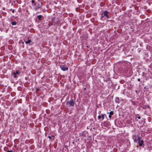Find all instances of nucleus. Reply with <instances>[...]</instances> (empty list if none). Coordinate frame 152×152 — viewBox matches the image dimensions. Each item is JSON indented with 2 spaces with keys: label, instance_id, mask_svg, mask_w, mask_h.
I'll list each match as a JSON object with an SVG mask.
<instances>
[{
  "label": "nucleus",
  "instance_id": "30",
  "mask_svg": "<svg viewBox=\"0 0 152 152\" xmlns=\"http://www.w3.org/2000/svg\"><path fill=\"white\" fill-rule=\"evenodd\" d=\"M53 24V25H54V24Z\"/></svg>",
  "mask_w": 152,
  "mask_h": 152
},
{
  "label": "nucleus",
  "instance_id": "18",
  "mask_svg": "<svg viewBox=\"0 0 152 152\" xmlns=\"http://www.w3.org/2000/svg\"><path fill=\"white\" fill-rule=\"evenodd\" d=\"M48 137L50 139V140H51V139H52V137L51 136H48Z\"/></svg>",
  "mask_w": 152,
  "mask_h": 152
},
{
  "label": "nucleus",
  "instance_id": "11",
  "mask_svg": "<svg viewBox=\"0 0 152 152\" xmlns=\"http://www.w3.org/2000/svg\"><path fill=\"white\" fill-rule=\"evenodd\" d=\"M115 102H116L119 103L120 102L119 99L118 97H116L115 98Z\"/></svg>",
  "mask_w": 152,
  "mask_h": 152
},
{
  "label": "nucleus",
  "instance_id": "17",
  "mask_svg": "<svg viewBox=\"0 0 152 152\" xmlns=\"http://www.w3.org/2000/svg\"><path fill=\"white\" fill-rule=\"evenodd\" d=\"M137 139H135L134 140V142H137Z\"/></svg>",
  "mask_w": 152,
  "mask_h": 152
},
{
  "label": "nucleus",
  "instance_id": "5",
  "mask_svg": "<svg viewBox=\"0 0 152 152\" xmlns=\"http://www.w3.org/2000/svg\"><path fill=\"white\" fill-rule=\"evenodd\" d=\"M20 72L18 70H17L15 72H13L12 73V75H13V77L14 78H17L18 77V76L19 75Z\"/></svg>",
  "mask_w": 152,
  "mask_h": 152
},
{
  "label": "nucleus",
  "instance_id": "13",
  "mask_svg": "<svg viewBox=\"0 0 152 152\" xmlns=\"http://www.w3.org/2000/svg\"><path fill=\"white\" fill-rule=\"evenodd\" d=\"M106 115L105 114H102L101 115V118H102V120H103L104 119V116Z\"/></svg>",
  "mask_w": 152,
  "mask_h": 152
},
{
  "label": "nucleus",
  "instance_id": "10",
  "mask_svg": "<svg viewBox=\"0 0 152 152\" xmlns=\"http://www.w3.org/2000/svg\"><path fill=\"white\" fill-rule=\"evenodd\" d=\"M32 42V41L31 39H28L27 41H25V43L26 44H29V45H30V43Z\"/></svg>",
  "mask_w": 152,
  "mask_h": 152
},
{
  "label": "nucleus",
  "instance_id": "25",
  "mask_svg": "<svg viewBox=\"0 0 152 152\" xmlns=\"http://www.w3.org/2000/svg\"><path fill=\"white\" fill-rule=\"evenodd\" d=\"M137 118H138L139 119H140L141 118V117H140V116H138V117H137Z\"/></svg>",
  "mask_w": 152,
  "mask_h": 152
},
{
  "label": "nucleus",
  "instance_id": "28",
  "mask_svg": "<svg viewBox=\"0 0 152 152\" xmlns=\"http://www.w3.org/2000/svg\"><path fill=\"white\" fill-rule=\"evenodd\" d=\"M82 135L83 136H84V134H82Z\"/></svg>",
  "mask_w": 152,
  "mask_h": 152
},
{
  "label": "nucleus",
  "instance_id": "6",
  "mask_svg": "<svg viewBox=\"0 0 152 152\" xmlns=\"http://www.w3.org/2000/svg\"><path fill=\"white\" fill-rule=\"evenodd\" d=\"M61 69L63 71H67L68 69V68L65 65H61L60 66Z\"/></svg>",
  "mask_w": 152,
  "mask_h": 152
},
{
  "label": "nucleus",
  "instance_id": "23",
  "mask_svg": "<svg viewBox=\"0 0 152 152\" xmlns=\"http://www.w3.org/2000/svg\"><path fill=\"white\" fill-rule=\"evenodd\" d=\"M7 152H13L12 150L8 151Z\"/></svg>",
  "mask_w": 152,
  "mask_h": 152
},
{
  "label": "nucleus",
  "instance_id": "3",
  "mask_svg": "<svg viewBox=\"0 0 152 152\" xmlns=\"http://www.w3.org/2000/svg\"><path fill=\"white\" fill-rule=\"evenodd\" d=\"M42 3L40 1H39L37 3H35L34 4L35 6L34 8V9L36 10H37L38 9L41 8L42 7Z\"/></svg>",
  "mask_w": 152,
  "mask_h": 152
},
{
  "label": "nucleus",
  "instance_id": "27",
  "mask_svg": "<svg viewBox=\"0 0 152 152\" xmlns=\"http://www.w3.org/2000/svg\"><path fill=\"white\" fill-rule=\"evenodd\" d=\"M78 9V8H76V10L77 11V10Z\"/></svg>",
  "mask_w": 152,
  "mask_h": 152
},
{
  "label": "nucleus",
  "instance_id": "29",
  "mask_svg": "<svg viewBox=\"0 0 152 152\" xmlns=\"http://www.w3.org/2000/svg\"><path fill=\"white\" fill-rule=\"evenodd\" d=\"M86 88H84V90H86Z\"/></svg>",
  "mask_w": 152,
  "mask_h": 152
},
{
  "label": "nucleus",
  "instance_id": "12",
  "mask_svg": "<svg viewBox=\"0 0 152 152\" xmlns=\"http://www.w3.org/2000/svg\"><path fill=\"white\" fill-rule=\"evenodd\" d=\"M17 24V23L16 21H13V22H11V24L13 26V25H16Z\"/></svg>",
  "mask_w": 152,
  "mask_h": 152
},
{
  "label": "nucleus",
  "instance_id": "14",
  "mask_svg": "<svg viewBox=\"0 0 152 152\" xmlns=\"http://www.w3.org/2000/svg\"><path fill=\"white\" fill-rule=\"evenodd\" d=\"M109 114L111 115H112L113 114V111H111L109 113Z\"/></svg>",
  "mask_w": 152,
  "mask_h": 152
},
{
  "label": "nucleus",
  "instance_id": "21",
  "mask_svg": "<svg viewBox=\"0 0 152 152\" xmlns=\"http://www.w3.org/2000/svg\"><path fill=\"white\" fill-rule=\"evenodd\" d=\"M111 115H110L109 114V116H108L109 118H111V117H112Z\"/></svg>",
  "mask_w": 152,
  "mask_h": 152
},
{
  "label": "nucleus",
  "instance_id": "24",
  "mask_svg": "<svg viewBox=\"0 0 152 152\" xmlns=\"http://www.w3.org/2000/svg\"><path fill=\"white\" fill-rule=\"evenodd\" d=\"M15 10H12V13H14L15 12Z\"/></svg>",
  "mask_w": 152,
  "mask_h": 152
},
{
  "label": "nucleus",
  "instance_id": "15",
  "mask_svg": "<svg viewBox=\"0 0 152 152\" xmlns=\"http://www.w3.org/2000/svg\"><path fill=\"white\" fill-rule=\"evenodd\" d=\"M132 138L134 140V139H137V137H136V136L135 135H133L132 136Z\"/></svg>",
  "mask_w": 152,
  "mask_h": 152
},
{
  "label": "nucleus",
  "instance_id": "20",
  "mask_svg": "<svg viewBox=\"0 0 152 152\" xmlns=\"http://www.w3.org/2000/svg\"><path fill=\"white\" fill-rule=\"evenodd\" d=\"M31 3H34V4L35 3V2H34V0H32L31 1Z\"/></svg>",
  "mask_w": 152,
  "mask_h": 152
},
{
  "label": "nucleus",
  "instance_id": "8",
  "mask_svg": "<svg viewBox=\"0 0 152 152\" xmlns=\"http://www.w3.org/2000/svg\"><path fill=\"white\" fill-rule=\"evenodd\" d=\"M37 18H38L39 20L40 21L42 20V19L43 18V16L41 15H38L37 16Z\"/></svg>",
  "mask_w": 152,
  "mask_h": 152
},
{
  "label": "nucleus",
  "instance_id": "19",
  "mask_svg": "<svg viewBox=\"0 0 152 152\" xmlns=\"http://www.w3.org/2000/svg\"><path fill=\"white\" fill-rule=\"evenodd\" d=\"M98 118L99 119H100L101 118V116L100 115H99L98 116Z\"/></svg>",
  "mask_w": 152,
  "mask_h": 152
},
{
  "label": "nucleus",
  "instance_id": "4",
  "mask_svg": "<svg viewBox=\"0 0 152 152\" xmlns=\"http://www.w3.org/2000/svg\"><path fill=\"white\" fill-rule=\"evenodd\" d=\"M142 138V137L138 136L137 137V141L138 142V143L140 146H143V147H144V141L142 140H141Z\"/></svg>",
  "mask_w": 152,
  "mask_h": 152
},
{
  "label": "nucleus",
  "instance_id": "7",
  "mask_svg": "<svg viewBox=\"0 0 152 152\" xmlns=\"http://www.w3.org/2000/svg\"><path fill=\"white\" fill-rule=\"evenodd\" d=\"M104 16L106 19L109 18V16L108 15L109 12L107 11H104Z\"/></svg>",
  "mask_w": 152,
  "mask_h": 152
},
{
  "label": "nucleus",
  "instance_id": "26",
  "mask_svg": "<svg viewBox=\"0 0 152 152\" xmlns=\"http://www.w3.org/2000/svg\"><path fill=\"white\" fill-rule=\"evenodd\" d=\"M137 80V81H140V79L139 78H138Z\"/></svg>",
  "mask_w": 152,
  "mask_h": 152
},
{
  "label": "nucleus",
  "instance_id": "16",
  "mask_svg": "<svg viewBox=\"0 0 152 152\" xmlns=\"http://www.w3.org/2000/svg\"><path fill=\"white\" fill-rule=\"evenodd\" d=\"M45 26H47L46 27V28H48L50 26V25L49 24H47V25H46Z\"/></svg>",
  "mask_w": 152,
  "mask_h": 152
},
{
  "label": "nucleus",
  "instance_id": "2",
  "mask_svg": "<svg viewBox=\"0 0 152 152\" xmlns=\"http://www.w3.org/2000/svg\"><path fill=\"white\" fill-rule=\"evenodd\" d=\"M75 104V101L73 99H71L70 101H69L66 103V105L68 106H74Z\"/></svg>",
  "mask_w": 152,
  "mask_h": 152
},
{
  "label": "nucleus",
  "instance_id": "1",
  "mask_svg": "<svg viewBox=\"0 0 152 152\" xmlns=\"http://www.w3.org/2000/svg\"><path fill=\"white\" fill-rule=\"evenodd\" d=\"M51 22L53 23V24L54 23L55 24H56L58 26L59 23L60 22V20L58 18L53 17L52 18Z\"/></svg>",
  "mask_w": 152,
  "mask_h": 152
},
{
  "label": "nucleus",
  "instance_id": "22",
  "mask_svg": "<svg viewBox=\"0 0 152 152\" xmlns=\"http://www.w3.org/2000/svg\"><path fill=\"white\" fill-rule=\"evenodd\" d=\"M39 90V89L37 88L36 89V91H38Z\"/></svg>",
  "mask_w": 152,
  "mask_h": 152
},
{
  "label": "nucleus",
  "instance_id": "9",
  "mask_svg": "<svg viewBox=\"0 0 152 152\" xmlns=\"http://www.w3.org/2000/svg\"><path fill=\"white\" fill-rule=\"evenodd\" d=\"M106 19V18H105L104 16V14H101V19L103 20H105Z\"/></svg>",
  "mask_w": 152,
  "mask_h": 152
}]
</instances>
